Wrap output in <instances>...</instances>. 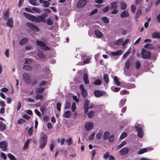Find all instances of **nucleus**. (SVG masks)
<instances>
[{
  "label": "nucleus",
  "mask_w": 160,
  "mask_h": 160,
  "mask_svg": "<svg viewBox=\"0 0 160 160\" xmlns=\"http://www.w3.org/2000/svg\"><path fill=\"white\" fill-rule=\"evenodd\" d=\"M23 15L26 18L33 22L38 23H40L41 22L44 23L46 22L44 18L40 15H38L37 17L25 12L23 13Z\"/></svg>",
  "instance_id": "obj_1"
},
{
  "label": "nucleus",
  "mask_w": 160,
  "mask_h": 160,
  "mask_svg": "<svg viewBox=\"0 0 160 160\" xmlns=\"http://www.w3.org/2000/svg\"><path fill=\"white\" fill-rule=\"evenodd\" d=\"M48 136L44 132H42L41 135L39 140V148L42 149L46 146L48 141Z\"/></svg>",
  "instance_id": "obj_2"
},
{
  "label": "nucleus",
  "mask_w": 160,
  "mask_h": 160,
  "mask_svg": "<svg viewBox=\"0 0 160 160\" xmlns=\"http://www.w3.org/2000/svg\"><path fill=\"white\" fill-rule=\"evenodd\" d=\"M36 44L41 47V48L44 51L50 50V48L46 46L45 43L42 41L37 40L36 42Z\"/></svg>",
  "instance_id": "obj_3"
},
{
  "label": "nucleus",
  "mask_w": 160,
  "mask_h": 160,
  "mask_svg": "<svg viewBox=\"0 0 160 160\" xmlns=\"http://www.w3.org/2000/svg\"><path fill=\"white\" fill-rule=\"evenodd\" d=\"M141 54L142 58L144 59H148L150 58L151 56L150 52L147 51L145 49H142Z\"/></svg>",
  "instance_id": "obj_4"
},
{
  "label": "nucleus",
  "mask_w": 160,
  "mask_h": 160,
  "mask_svg": "<svg viewBox=\"0 0 160 160\" xmlns=\"http://www.w3.org/2000/svg\"><path fill=\"white\" fill-rule=\"evenodd\" d=\"M26 26L32 30L36 32L39 31V28L36 26L32 24V22H27L26 23Z\"/></svg>",
  "instance_id": "obj_5"
},
{
  "label": "nucleus",
  "mask_w": 160,
  "mask_h": 160,
  "mask_svg": "<svg viewBox=\"0 0 160 160\" xmlns=\"http://www.w3.org/2000/svg\"><path fill=\"white\" fill-rule=\"evenodd\" d=\"M137 124H136L135 128L138 132V135L140 138H142L144 134L143 130L141 127H139Z\"/></svg>",
  "instance_id": "obj_6"
},
{
  "label": "nucleus",
  "mask_w": 160,
  "mask_h": 160,
  "mask_svg": "<svg viewBox=\"0 0 160 160\" xmlns=\"http://www.w3.org/2000/svg\"><path fill=\"white\" fill-rule=\"evenodd\" d=\"M23 81L26 83L29 84L31 82V78L29 75L26 72H24L22 75Z\"/></svg>",
  "instance_id": "obj_7"
},
{
  "label": "nucleus",
  "mask_w": 160,
  "mask_h": 160,
  "mask_svg": "<svg viewBox=\"0 0 160 160\" xmlns=\"http://www.w3.org/2000/svg\"><path fill=\"white\" fill-rule=\"evenodd\" d=\"M87 3V0H80L77 3V7L79 8H82L85 7Z\"/></svg>",
  "instance_id": "obj_8"
},
{
  "label": "nucleus",
  "mask_w": 160,
  "mask_h": 160,
  "mask_svg": "<svg viewBox=\"0 0 160 160\" xmlns=\"http://www.w3.org/2000/svg\"><path fill=\"white\" fill-rule=\"evenodd\" d=\"M94 125L92 122H88L85 125V130L87 131H89L93 128Z\"/></svg>",
  "instance_id": "obj_9"
},
{
  "label": "nucleus",
  "mask_w": 160,
  "mask_h": 160,
  "mask_svg": "<svg viewBox=\"0 0 160 160\" xmlns=\"http://www.w3.org/2000/svg\"><path fill=\"white\" fill-rule=\"evenodd\" d=\"M90 101L88 100H86L85 101V104L84 105V112L85 114L87 113L88 110V105L89 104Z\"/></svg>",
  "instance_id": "obj_10"
},
{
  "label": "nucleus",
  "mask_w": 160,
  "mask_h": 160,
  "mask_svg": "<svg viewBox=\"0 0 160 160\" xmlns=\"http://www.w3.org/2000/svg\"><path fill=\"white\" fill-rule=\"evenodd\" d=\"M129 152V149L127 147L123 148L119 151L120 154L121 155H123L127 154Z\"/></svg>",
  "instance_id": "obj_11"
},
{
  "label": "nucleus",
  "mask_w": 160,
  "mask_h": 160,
  "mask_svg": "<svg viewBox=\"0 0 160 160\" xmlns=\"http://www.w3.org/2000/svg\"><path fill=\"white\" fill-rule=\"evenodd\" d=\"M7 26L12 28L13 26V20L12 18L8 19L6 23Z\"/></svg>",
  "instance_id": "obj_12"
},
{
  "label": "nucleus",
  "mask_w": 160,
  "mask_h": 160,
  "mask_svg": "<svg viewBox=\"0 0 160 160\" xmlns=\"http://www.w3.org/2000/svg\"><path fill=\"white\" fill-rule=\"evenodd\" d=\"M111 54L113 56L120 55L122 54V50H119L115 52H111Z\"/></svg>",
  "instance_id": "obj_13"
},
{
  "label": "nucleus",
  "mask_w": 160,
  "mask_h": 160,
  "mask_svg": "<svg viewBox=\"0 0 160 160\" xmlns=\"http://www.w3.org/2000/svg\"><path fill=\"white\" fill-rule=\"evenodd\" d=\"M94 94L96 97H99L102 95L103 93L101 91L97 90L94 92Z\"/></svg>",
  "instance_id": "obj_14"
},
{
  "label": "nucleus",
  "mask_w": 160,
  "mask_h": 160,
  "mask_svg": "<svg viewBox=\"0 0 160 160\" xmlns=\"http://www.w3.org/2000/svg\"><path fill=\"white\" fill-rule=\"evenodd\" d=\"M83 78L84 82L86 84L89 83V82L88 79V74L86 73H85L83 74Z\"/></svg>",
  "instance_id": "obj_15"
},
{
  "label": "nucleus",
  "mask_w": 160,
  "mask_h": 160,
  "mask_svg": "<svg viewBox=\"0 0 160 160\" xmlns=\"http://www.w3.org/2000/svg\"><path fill=\"white\" fill-rule=\"evenodd\" d=\"M129 16V14L127 11H123L120 14V16L122 18H125Z\"/></svg>",
  "instance_id": "obj_16"
},
{
  "label": "nucleus",
  "mask_w": 160,
  "mask_h": 160,
  "mask_svg": "<svg viewBox=\"0 0 160 160\" xmlns=\"http://www.w3.org/2000/svg\"><path fill=\"white\" fill-rule=\"evenodd\" d=\"M7 146V143L5 142L2 141L0 142V148L2 149H3V151L6 150Z\"/></svg>",
  "instance_id": "obj_17"
},
{
  "label": "nucleus",
  "mask_w": 160,
  "mask_h": 160,
  "mask_svg": "<svg viewBox=\"0 0 160 160\" xmlns=\"http://www.w3.org/2000/svg\"><path fill=\"white\" fill-rule=\"evenodd\" d=\"M95 34L97 37L98 38H101L103 36L102 33L98 30H95Z\"/></svg>",
  "instance_id": "obj_18"
},
{
  "label": "nucleus",
  "mask_w": 160,
  "mask_h": 160,
  "mask_svg": "<svg viewBox=\"0 0 160 160\" xmlns=\"http://www.w3.org/2000/svg\"><path fill=\"white\" fill-rule=\"evenodd\" d=\"M144 47L146 49L152 50L155 48L151 44L148 43L145 44Z\"/></svg>",
  "instance_id": "obj_19"
},
{
  "label": "nucleus",
  "mask_w": 160,
  "mask_h": 160,
  "mask_svg": "<svg viewBox=\"0 0 160 160\" xmlns=\"http://www.w3.org/2000/svg\"><path fill=\"white\" fill-rule=\"evenodd\" d=\"M71 116V112L69 111H65L63 115V117L66 118H69Z\"/></svg>",
  "instance_id": "obj_20"
},
{
  "label": "nucleus",
  "mask_w": 160,
  "mask_h": 160,
  "mask_svg": "<svg viewBox=\"0 0 160 160\" xmlns=\"http://www.w3.org/2000/svg\"><path fill=\"white\" fill-rule=\"evenodd\" d=\"M152 36L153 38H160V33L158 32H155L152 33Z\"/></svg>",
  "instance_id": "obj_21"
},
{
  "label": "nucleus",
  "mask_w": 160,
  "mask_h": 160,
  "mask_svg": "<svg viewBox=\"0 0 160 160\" xmlns=\"http://www.w3.org/2000/svg\"><path fill=\"white\" fill-rule=\"evenodd\" d=\"M28 41V39L27 38H24L21 39L19 41V44L21 45L25 44Z\"/></svg>",
  "instance_id": "obj_22"
},
{
  "label": "nucleus",
  "mask_w": 160,
  "mask_h": 160,
  "mask_svg": "<svg viewBox=\"0 0 160 160\" xmlns=\"http://www.w3.org/2000/svg\"><path fill=\"white\" fill-rule=\"evenodd\" d=\"M110 8L111 9H116L117 7V2H116L110 3Z\"/></svg>",
  "instance_id": "obj_23"
},
{
  "label": "nucleus",
  "mask_w": 160,
  "mask_h": 160,
  "mask_svg": "<svg viewBox=\"0 0 160 160\" xmlns=\"http://www.w3.org/2000/svg\"><path fill=\"white\" fill-rule=\"evenodd\" d=\"M6 129V125L2 121H0V131H3Z\"/></svg>",
  "instance_id": "obj_24"
},
{
  "label": "nucleus",
  "mask_w": 160,
  "mask_h": 160,
  "mask_svg": "<svg viewBox=\"0 0 160 160\" xmlns=\"http://www.w3.org/2000/svg\"><path fill=\"white\" fill-rule=\"evenodd\" d=\"M23 68L26 70L31 71L32 70V68L30 65H25L23 66Z\"/></svg>",
  "instance_id": "obj_25"
},
{
  "label": "nucleus",
  "mask_w": 160,
  "mask_h": 160,
  "mask_svg": "<svg viewBox=\"0 0 160 160\" xmlns=\"http://www.w3.org/2000/svg\"><path fill=\"white\" fill-rule=\"evenodd\" d=\"M126 101V99H122L120 101L119 105L120 108L122 107L125 104Z\"/></svg>",
  "instance_id": "obj_26"
},
{
  "label": "nucleus",
  "mask_w": 160,
  "mask_h": 160,
  "mask_svg": "<svg viewBox=\"0 0 160 160\" xmlns=\"http://www.w3.org/2000/svg\"><path fill=\"white\" fill-rule=\"evenodd\" d=\"M114 80L116 85L119 86L120 85L121 83L119 81V79L117 77L115 76L114 78Z\"/></svg>",
  "instance_id": "obj_27"
},
{
  "label": "nucleus",
  "mask_w": 160,
  "mask_h": 160,
  "mask_svg": "<svg viewBox=\"0 0 160 160\" xmlns=\"http://www.w3.org/2000/svg\"><path fill=\"white\" fill-rule=\"evenodd\" d=\"M95 115V112L94 111H91L88 112V117L89 118L93 117Z\"/></svg>",
  "instance_id": "obj_28"
},
{
  "label": "nucleus",
  "mask_w": 160,
  "mask_h": 160,
  "mask_svg": "<svg viewBox=\"0 0 160 160\" xmlns=\"http://www.w3.org/2000/svg\"><path fill=\"white\" fill-rule=\"evenodd\" d=\"M103 79L106 83H108L109 82V78L108 75L104 74L103 75Z\"/></svg>",
  "instance_id": "obj_29"
},
{
  "label": "nucleus",
  "mask_w": 160,
  "mask_h": 160,
  "mask_svg": "<svg viewBox=\"0 0 160 160\" xmlns=\"http://www.w3.org/2000/svg\"><path fill=\"white\" fill-rule=\"evenodd\" d=\"M44 90L45 88H38L36 89L35 91V93H41L42 92H43L44 91Z\"/></svg>",
  "instance_id": "obj_30"
},
{
  "label": "nucleus",
  "mask_w": 160,
  "mask_h": 160,
  "mask_svg": "<svg viewBox=\"0 0 160 160\" xmlns=\"http://www.w3.org/2000/svg\"><path fill=\"white\" fill-rule=\"evenodd\" d=\"M121 8L122 10H125L126 9L127 5L124 2H122L120 4Z\"/></svg>",
  "instance_id": "obj_31"
},
{
  "label": "nucleus",
  "mask_w": 160,
  "mask_h": 160,
  "mask_svg": "<svg viewBox=\"0 0 160 160\" xmlns=\"http://www.w3.org/2000/svg\"><path fill=\"white\" fill-rule=\"evenodd\" d=\"M47 24L48 25H52L53 24V22L51 19V17H49L47 20Z\"/></svg>",
  "instance_id": "obj_32"
},
{
  "label": "nucleus",
  "mask_w": 160,
  "mask_h": 160,
  "mask_svg": "<svg viewBox=\"0 0 160 160\" xmlns=\"http://www.w3.org/2000/svg\"><path fill=\"white\" fill-rule=\"evenodd\" d=\"M142 13V11L141 10H138L136 15L135 16V18L136 19H137L139 18L141 16V14Z\"/></svg>",
  "instance_id": "obj_33"
},
{
  "label": "nucleus",
  "mask_w": 160,
  "mask_h": 160,
  "mask_svg": "<svg viewBox=\"0 0 160 160\" xmlns=\"http://www.w3.org/2000/svg\"><path fill=\"white\" fill-rule=\"evenodd\" d=\"M135 87V85L132 83H128L126 85V88L128 89H131Z\"/></svg>",
  "instance_id": "obj_34"
},
{
  "label": "nucleus",
  "mask_w": 160,
  "mask_h": 160,
  "mask_svg": "<svg viewBox=\"0 0 160 160\" xmlns=\"http://www.w3.org/2000/svg\"><path fill=\"white\" fill-rule=\"evenodd\" d=\"M148 149L147 148H145L140 150L138 152L139 154H142L148 151Z\"/></svg>",
  "instance_id": "obj_35"
},
{
  "label": "nucleus",
  "mask_w": 160,
  "mask_h": 160,
  "mask_svg": "<svg viewBox=\"0 0 160 160\" xmlns=\"http://www.w3.org/2000/svg\"><path fill=\"white\" fill-rule=\"evenodd\" d=\"M7 156L10 160H16L15 156L10 153L8 154Z\"/></svg>",
  "instance_id": "obj_36"
},
{
  "label": "nucleus",
  "mask_w": 160,
  "mask_h": 160,
  "mask_svg": "<svg viewBox=\"0 0 160 160\" xmlns=\"http://www.w3.org/2000/svg\"><path fill=\"white\" fill-rule=\"evenodd\" d=\"M110 134L108 132H105L103 135V137L104 140L107 139L109 137Z\"/></svg>",
  "instance_id": "obj_37"
},
{
  "label": "nucleus",
  "mask_w": 160,
  "mask_h": 160,
  "mask_svg": "<svg viewBox=\"0 0 160 160\" xmlns=\"http://www.w3.org/2000/svg\"><path fill=\"white\" fill-rule=\"evenodd\" d=\"M101 20L105 23H107L109 22L108 19L106 17H102L101 18Z\"/></svg>",
  "instance_id": "obj_38"
},
{
  "label": "nucleus",
  "mask_w": 160,
  "mask_h": 160,
  "mask_svg": "<svg viewBox=\"0 0 160 160\" xmlns=\"http://www.w3.org/2000/svg\"><path fill=\"white\" fill-rule=\"evenodd\" d=\"M54 147V144L53 141H51L50 144V150L51 152H52L53 150Z\"/></svg>",
  "instance_id": "obj_39"
},
{
  "label": "nucleus",
  "mask_w": 160,
  "mask_h": 160,
  "mask_svg": "<svg viewBox=\"0 0 160 160\" xmlns=\"http://www.w3.org/2000/svg\"><path fill=\"white\" fill-rule=\"evenodd\" d=\"M38 56L41 58H44V56L42 51H39L38 52Z\"/></svg>",
  "instance_id": "obj_40"
},
{
  "label": "nucleus",
  "mask_w": 160,
  "mask_h": 160,
  "mask_svg": "<svg viewBox=\"0 0 160 160\" xmlns=\"http://www.w3.org/2000/svg\"><path fill=\"white\" fill-rule=\"evenodd\" d=\"M50 3L48 1H44L42 7L43 8L48 7Z\"/></svg>",
  "instance_id": "obj_41"
},
{
  "label": "nucleus",
  "mask_w": 160,
  "mask_h": 160,
  "mask_svg": "<svg viewBox=\"0 0 160 160\" xmlns=\"http://www.w3.org/2000/svg\"><path fill=\"white\" fill-rule=\"evenodd\" d=\"M102 82L101 80L99 79L96 80L94 82V84L95 85H98L101 84Z\"/></svg>",
  "instance_id": "obj_42"
},
{
  "label": "nucleus",
  "mask_w": 160,
  "mask_h": 160,
  "mask_svg": "<svg viewBox=\"0 0 160 160\" xmlns=\"http://www.w3.org/2000/svg\"><path fill=\"white\" fill-rule=\"evenodd\" d=\"M123 40L122 38H119L114 43V44L116 45H119L122 42Z\"/></svg>",
  "instance_id": "obj_43"
},
{
  "label": "nucleus",
  "mask_w": 160,
  "mask_h": 160,
  "mask_svg": "<svg viewBox=\"0 0 160 160\" xmlns=\"http://www.w3.org/2000/svg\"><path fill=\"white\" fill-rule=\"evenodd\" d=\"M141 66V63L139 61H138L136 62L135 63V66L137 69H139L140 68Z\"/></svg>",
  "instance_id": "obj_44"
},
{
  "label": "nucleus",
  "mask_w": 160,
  "mask_h": 160,
  "mask_svg": "<svg viewBox=\"0 0 160 160\" xmlns=\"http://www.w3.org/2000/svg\"><path fill=\"white\" fill-rule=\"evenodd\" d=\"M9 12L7 10L5 12L3 16V18L4 19L6 20L8 17Z\"/></svg>",
  "instance_id": "obj_45"
},
{
  "label": "nucleus",
  "mask_w": 160,
  "mask_h": 160,
  "mask_svg": "<svg viewBox=\"0 0 160 160\" xmlns=\"http://www.w3.org/2000/svg\"><path fill=\"white\" fill-rule=\"evenodd\" d=\"M81 94L82 97L84 98H85L87 95V92L85 90H83L82 91Z\"/></svg>",
  "instance_id": "obj_46"
},
{
  "label": "nucleus",
  "mask_w": 160,
  "mask_h": 160,
  "mask_svg": "<svg viewBox=\"0 0 160 160\" xmlns=\"http://www.w3.org/2000/svg\"><path fill=\"white\" fill-rule=\"evenodd\" d=\"M127 136V135L126 133L125 132H123L122 133L119 138L120 139H122L124 138H126Z\"/></svg>",
  "instance_id": "obj_47"
},
{
  "label": "nucleus",
  "mask_w": 160,
  "mask_h": 160,
  "mask_svg": "<svg viewBox=\"0 0 160 160\" xmlns=\"http://www.w3.org/2000/svg\"><path fill=\"white\" fill-rule=\"evenodd\" d=\"M129 93V92L126 90H122L120 92V94L121 95L128 94Z\"/></svg>",
  "instance_id": "obj_48"
},
{
  "label": "nucleus",
  "mask_w": 160,
  "mask_h": 160,
  "mask_svg": "<svg viewBox=\"0 0 160 160\" xmlns=\"http://www.w3.org/2000/svg\"><path fill=\"white\" fill-rule=\"evenodd\" d=\"M32 10L34 11L37 12V13H40L41 12V10L35 7H33L32 8Z\"/></svg>",
  "instance_id": "obj_49"
},
{
  "label": "nucleus",
  "mask_w": 160,
  "mask_h": 160,
  "mask_svg": "<svg viewBox=\"0 0 160 160\" xmlns=\"http://www.w3.org/2000/svg\"><path fill=\"white\" fill-rule=\"evenodd\" d=\"M36 0H29L30 3L33 6H37L38 5L36 4Z\"/></svg>",
  "instance_id": "obj_50"
},
{
  "label": "nucleus",
  "mask_w": 160,
  "mask_h": 160,
  "mask_svg": "<svg viewBox=\"0 0 160 160\" xmlns=\"http://www.w3.org/2000/svg\"><path fill=\"white\" fill-rule=\"evenodd\" d=\"M66 142L67 143L68 145H70L72 143V138H70L66 140Z\"/></svg>",
  "instance_id": "obj_51"
},
{
  "label": "nucleus",
  "mask_w": 160,
  "mask_h": 160,
  "mask_svg": "<svg viewBox=\"0 0 160 160\" xmlns=\"http://www.w3.org/2000/svg\"><path fill=\"white\" fill-rule=\"evenodd\" d=\"M126 143V142L125 141H123L121 144L118 146L117 147L119 149L121 148L122 147L125 145Z\"/></svg>",
  "instance_id": "obj_52"
},
{
  "label": "nucleus",
  "mask_w": 160,
  "mask_h": 160,
  "mask_svg": "<svg viewBox=\"0 0 160 160\" xmlns=\"http://www.w3.org/2000/svg\"><path fill=\"white\" fill-rule=\"evenodd\" d=\"M136 8L135 7V5H134L133 4H132L131 5V9L132 12L133 13H134V12L136 11Z\"/></svg>",
  "instance_id": "obj_53"
},
{
  "label": "nucleus",
  "mask_w": 160,
  "mask_h": 160,
  "mask_svg": "<svg viewBox=\"0 0 160 160\" xmlns=\"http://www.w3.org/2000/svg\"><path fill=\"white\" fill-rule=\"evenodd\" d=\"M102 135V133L101 131H99L96 135V138L97 139H99Z\"/></svg>",
  "instance_id": "obj_54"
},
{
  "label": "nucleus",
  "mask_w": 160,
  "mask_h": 160,
  "mask_svg": "<svg viewBox=\"0 0 160 160\" xmlns=\"http://www.w3.org/2000/svg\"><path fill=\"white\" fill-rule=\"evenodd\" d=\"M125 66L126 68H128L130 67L131 64L129 60H127L125 62Z\"/></svg>",
  "instance_id": "obj_55"
},
{
  "label": "nucleus",
  "mask_w": 160,
  "mask_h": 160,
  "mask_svg": "<svg viewBox=\"0 0 160 160\" xmlns=\"http://www.w3.org/2000/svg\"><path fill=\"white\" fill-rule=\"evenodd\" d=\"M33 132V127H32L29 128L28 130V133L29 135L31 136Z\"/></svg>",
  "instance_id": "obj_56"
},
{
  "label": "nucleus",
  "mask_w": 160,
  "mask_h": 160,
  "mask_svg": "<svg viewBox=\"0 0 160 160\" xmlns=\"http://www.w3.org/2000/svg\"><path fill=\"white\" fill-rule=\"evenodd\" d=\"M29 140H27L25 143H24V145L23 147V149H25L27 148L28 147V146L29 145Z\"/></svg>",
  "instance_id": "obj_57"
},
{
  "label": "nucleus",
  "mask_w": 160,
  "mask_h": 160,
  "mask_svg": "<svg viewBox=\"0 0 160 160\" xmlns=\"http://www.w3.org/2000/svg\"><path fill=\"white\" fill-rule=\"evenodd\" d=\"M76 104L75 102H73L72 104L71 109L72 111L73 112H75L76 109Z\"/></svg>",
  "instance_id": "obj_58"
},
{
  "label": "nucleus",
  "mask_w": 160,
  "mask_h": 160,
  "mask_svg": "<svg viewBox=\"0 0 160 160\" xmlns=\"http://www.w3.org/2000/svg\"><path fill=\"white\" fill-rule=\"evenodd\" d=\"M25 121L24 119L21 118L18 119L17 121V122L18 124H20L24 122Z\"/></svg>",
  "instance_id": "obj_59"
},
{
  "label": "nucleus",
  "mask_w": 160,
  "mask_h": 160,
  "mask_svg": "<svg viewBox=\"0 0 160 160\" xmlns=\"http://www.w3.org/2000/svg\"><path fill=\"white\" fill-rule=\"evenodd\" d=\"M90 58H88L83 61L84 64L89 63L90 62Z\"/></svg>",
  "instance_id": "obj_60"
},
{
  "label": "nucleus",
  "mask_w": 160,
  "mask_h": 160,
  "mask_svg": "<svg viewBox=\"0 0 160 160\" xmlns=\"http://www.w3.org/2000/svg\"><path fill=\"white\" fill-rule=\"evenodd\" d=\"M61 105L62 104L59 102H58L57 104V110L59 111H61Z\"/></svg>",
  "instance_id": "obj_61"
},
{
  "label": "nucleus",
  "mask_w": 160,
  "mask_h": 160,
  "mask_svg": "<svg viewBox=\"0 0 160 160\" xmlns=\"http://www.w3.org/2000/svg\"><path fill=\"white\" fill-rule=\"evenodd\" d=\"M36 98L37 100L41 99L42 100L43 99V97L42 95L38 94L36 96Z\"/></svg>",
  "instance_id": "obj_62"
},
{
  "label": "nucleus",
  "mask_w": 160,
  "mask_h": 160,
  "mask_svg": "<svg viewBox=\"0 0 160 160\" xmlns=\"http://www.w3.org/2000/svg\"><path fill=\"white\" fill-rule=\"evenodd\" d=\"M34 112L38 116L40 117L41 116V114L40 112L37 109H35L34 110Z\"/></svg>",
  "instance_id": "obj_63"
},
{
  "label": "nucleus",
  "mask_w": 160,
  "mask_h": 160,
  "mask_svg": "<svg viewBox=\"0 0 160 160\" xmlns=\"http://www.w3.org/2000/svg\"><path fill=\"white\" fill-rule=\"evenodd\" d=\"M109 153L108 152H107L104 155L103 158L104 159L106 160L109 157Z\"/></svg>",
  "instance_id": "obj_64"
}]
</instances>
